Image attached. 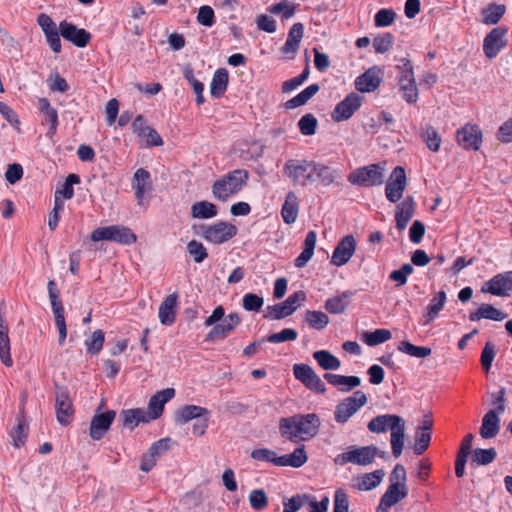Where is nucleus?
<instances>
[{
    "instance_id": "f257e3e1",
    "label": "nucleus",
    "mask_w": 512,
    "mask_h": 512,
    "mask_svg": "<svg viewBox=\"0 0 512 512\" xmlns=\"http://www.w3.org/2000/svg\"><path fill=\"white\" fill-rule=\"evenodd\" d=\"M283 173L292 185L303 188L315 182L329 186L338 177L333 168L307 159H288L283 166Z\"/></svg>"
},
{
    "instance_id": "f03ea898",
    "label": "nucleus",
    "mask_w": 512,
    "mask_h": 512,
    "mask_svg": "<svg viewBox=\"0 0 512 512\" xmlns=\"http://www.w3.org/2000/svg\"><path fill=\"white\" fill-rule=\"evenodd\" d=\"M321 425L320 418L315 413L294 414L279 420V433L282 438L298 443L314 438Z\"/></svg>"
},
{
    "instance_id": "7ed1b4c3",
    "label": "nucleus",
    "mask_w": 512,
    "mask_h": 512,
    "mask_svg": "<svg viewBox=\"0 0 512 512\" xmlns=\"http://www.w3.org/2000/svg\"><path fill=\"white\" fill-rule=\"evenodd\" d=\"M368 430L372 433H385L390 430V444L395 458L401 456L405 440V420L395 414L378 415L368 423Z\"/></svg>"
},
{
    "instance_id": "20e7f679",
    "label": "nucleus",
    "mask_w": 512,
    "mask_h": 512,
    "mask_svg": "<svg viewBox=\"0 0 512 512\" xmlns=\"http://www.w3.org/2000/svg\"><path fill=\"white\" fill-rule=\"evenodd\" d=\"M248 177L249 173L245 169H235L229 172L213 183V196L219 201H227L231 196L242 190Z\"/></svg>"
},
{
    "instance_id": "39448f33",
    "label": "nucleus",
    "mask_w": 512,
    "mask_h": 512,
    "mask_svg": "<svg viewBox=\"0 0 512 512\" xmlns=\"http://www.w3.org/2000/svg\"><path fill=\"white\" fill-rule=\"evenodd\" d=\"M378 449L373 445L369 446H350L346 451L338 454L334 458V463L339 466L346 464H354L359 466H367L373 463L377 456Z\"/></svg>"
},
{
    "instance_id": "423d86ee",
    "label": "nucleus",
    "mask_w": 512,
    "mask_h": 512,
    "mask_svg": "<svg viewBox=\"0 0 512 512\" xmlns=\"http://www.w3.org/2000/svg\"><path fill=\"white\" fill-rule=\"evenodd\" d=\"M91 240L94 242L106 240L131 245L137 241V236L126 226L110 225L95 229L91 233Z\"/></svg>"
},
{
    "instance_id": "0eeeda50",
    "label": "nucleus",
    "mask_w": 512,
    "mask_h": 512,
    "mask_svg": "<svg viewBox=\"0 0 512 512\" xmlns=\"http://www.w3.org/2000/svg\"><path fill=\"white\" fill-rule=\"evenodd\" d=\"M402 65L397 66L400 71L398 76L399 90L402 98L409 104L416 103L419 98V92L415 81L414 70L410 60L403 58Z\"/></svg>"
},
{
    "instance_id": "6e6552de",
    "label": "nucleus",
    "mask_w": 512,
    "mask_h": 512,
    "mask_svg": "<svg viewBox=\"0 0 512 512\" xmlns=\"http://www.w3.org/2000/svg\"><path fill=\"white\" fill-rule=\"evenodd\" d=\"M348 181L364 187L381 185L384 182V168L379 164L357 168L349 174Z\"/></svg>"
},
{
    "instance_id": "1a4fd4ad",
    "label": "nucleus",
    "mask_w": 512,
    "mask_h": 512,
    "mask_svg": "<svg viewBox=\"0 0 512 512\" xmlns=\"http://www.w3.org/2000/svg\"><path fill=\"white\" fill-rule=\"evenodd\" d=\"M49 299L54 314L55 325L59 332L58 342L63 345L67 337V326L64 316V307L60 300V292L54 280H49L47 284Z\"/></svg>"
},
{
    "instance_id": "9d476101",
    "label": "nucleus",
    "mask_w": 512,
    "mask_h": 512,
    "mask_svg": "<svg viewBox=\"0 0 512 512\" xmlns=\"http://www.w3.org/2000/svg\"><path fill=\"white\" fill-rule=\"evenodd\" d=\"M237 234V227L229 222L217 221L201 226V236L213 244H222Z\"/></svg>"
},
{
    "instance_id": "9b49d317",
    "label": "nucleus",
    "mask_w": 512,
    "mask_h": 512,
    "mask_svg": "<svg viewBox=\"0 0 512 512\" xmlns=\"http://www.w3.org/2000/svg\"><path fill=\"white\" fill-rule=\"evenodd\" d=\"M366 403L367 396L363 391L354 392L352 396L345 398L336 406L335 421L339 424H345Z\"/></svg>"
},
{
    "instance_id": "f8f14e48",
    "label": "nucleus",
    "mask_w": 512,
    "mask_h": 512,
    "mask_svg": "<svg viewBox=\"0 0 512 512\" xmlns=\"http://www.w3.org/2000/svg\"><path fill=\"white\" fill-rule=\"evenodd\" d=\"M306 300L304 291H297L288 296V298L278 304L268 306L265 317L279 320L293 314L298 307Z\"/></svg>"
},
{
    "instance_id": "ddd939ff",
    "label": "nucleus",
    "mask_w": 512,
    "mask_h": 512,
    "mask_svg": "<svg viewBox=\"0 0 512 512\" xmlns=\"http://www.w3.org/2000/svg\"><path fill=\"white\" fill-rule=\"evenodd\" d=\"M407 185L406 173L403 167L397 166L392 171L385 187L386 198L395 203L403 196Z\"/></svg>"
},
{
    "instance_id": "4468645a",
    "label": "nucleus",
    "mask_w": 512,
    "mask_h": 512,
    "mask_svg": "<svg viewBox=\"0 0 512 512\" xmlns=\"http://www.w3.org/2000/svg\"><path fill=\"white\" fill-rule=\"evenodd\" d=\"M508 28L498 26L493 28L484 38L483 52L489 59L495 58L499 52L506 46L505 36Z\"/></svg>"
},
{
    "instance_id": "2eb2a0df",
    "label": "nucleus",
    "mask_w": 512,
    "mask_h": 512,
    "mask_svg": "<svg viewBox=\"0 0 512 512\" xmlns=\"http://www.w3.org/2000/svg\"><path fill=\"white\" fill-rule=\"evenodd\" d=\"M171 447V439L169 437L161 438L154 442L149 450L143 454L141 458L140 470L150 472L156 465L157 460L166 453Z\"/></svg>"
},
{
    "instance_id": "dca6fc26",
    "label": "nucleus",
    "mask_w": 512,
    "mask_h": 512,
    "mask_svg": "<svg viewBox=\"0 0 512 512\" xmlns=\"http://www.w3.org/2000/svg\"><path fill=\"white\" fill-rule=\"evenodd\" d=\"M362 104V97L356 93H350L339 102L332 112V119L336 122L348 120Z\"/></svg>"
},
{
    "instance_id": "f3484780",
    "label": "nucleus",
    "mask_w": 512,
    "mask_h": 512,
    "mask_svg": "<svg viewBox=\"0 0 512 512\" xmlns=\"http://www.w3.org/2000/svg\"><path fill=\"white\" fill-rule=\"evenodd\" d=\"M116 417L114 410H108L106 412H96L91 419L89 434L93 440H100L110 429Z\"/></svg>"
},
{
    "instance_id": "a211bd4d",
    "label": "nucleus",
    "mask_w": 512,
    "mask_h": 512,
    "mask_svg": "<svg viewBox=\"0 0 512 512\" xmlns=\"http://www.w3.org/2000/svg\"><path fill=\"white\" fill-rule=\"evenodd\" d=\"M356 250V240L352 235L344 236L335 247L331 264L340 267L345 265L354 255Z\"/></svg>"
},
{
    "instance_id": "6ab92c4d",
    "label": "nucleus",
    "mask_w": 512,
    "mask_h": 512,
    "mask_svg": "<svg viewBox=\"0 0 512 512\" xmlns=\"http://www.w3.org/2000/svg\"><path fill=\"white\" fill-rule=\"evenodd\" d=\"M482 292L503 296L512 290V271L500 273L488 280L482 287Z\"/></svg>"
},
{
    "instance_id": "aec40b11",
    "label": "nucleus",
    "mask_w": 512,
    "mask_h": 512,
    "mask_svg": "<svg viewBox=\"0 0 512 512\" xmlns=\"http://www.w3.org/2000/svg\"><path fill=\"white\" fill-rule=\"evenodd\" d=\"M59 29L62 37L77 47H85L91 39L90 33L85 29L78 28L74 24L66 21L60 23Z\"/></svg>"
},
{
    "instance_id": "412c9836",
    "label": "nucleus",
    "mask_w": 512,
    "mask_h": 512,
    "mask_svg": "<svg viewBox=\"0 0 512 512\" xmlns=\"http://www.w3.org/2000/svg\"><path fill=\"white\" fill-rule=\"evenodd\" d=\"M132 188L139 205H143L145 195L152 191L151 174L144 168L135 171L132 178Z\"/></svg>"
},
{
    "instance_id": "4be33fe9",
    "label": "nucleus",
    "mask_w": 512,
    "mask_h": 512,
    "mask_svg": "<svg viewBox=\"0 0 512 512\" xmlns=\"http://www.w3.org/2000/svg\"><path fill=\"white\" fill-rule=\"evenodd\" d=\"M457 142L465 149L477 150L482 142V133L476 125H466L457 131Z\"/></svg>"
},
{
    "instance_id": "5701e85b",
    "label": "nucleus",
    "mask_w": 512,
    "mask_h": 512,
    "mask_svg": "<svg viewBox=\"0 0 512 512\" xmlns=\"http://www.w3.org/2000/svg\"><path fill=\"white\" fill-rule=\"evenodd\" d=\"M175 396V390L173 388H166L155 395H153L148 403V412L147 415L150 420H155L159 418L162 413L165 404L170 401Z\"/></svg>"
},
{
    "instance_id": "b1692460",
    "label": "nucleus",
    "mask_w": 512,
    "mask_h": 512,
    "mask_svg": "<svg viewBox=\"0 0 512 512\" xmlns=\"http://www.w3.org/2000/svg\"><path fill=\"white\" fill-rule=\"evenodd\" d=\"M56 416L61 425L69 424L73 416L72 402L64 389L56 392Z\"/></svg>"
},
{
    "instance_id": "393cba45",
    "label": "nucleus",
    "mask_w": 512,
    "mask_h": 512,
    "mask_svg": "<svg viewBox=\"0 0 512 512\" xmlns=\"http://www.w3.org/2000/svg\"><path fill=\"white\" fill-rule=\"evenodd\" d=\"M408 490L396 485H389L385 493L380 499V503L376 508V512H388L389 509L406 498Z\"/></svg>"
},
{
    "instance_id": "a878e982",
    "label": "nucleus",
    "mask_w": 512,
    "mask_h": 512,
    "mask_svg": "<svg viewBox=\"0 0 512 512\" xmlns=\"http://www.w3.org/2000/svg\"><path fill=\"white\" fill-rule=\"evenodd\" d=\"M381 83L380 69L373 67L358 76L355 80V87L360 92H373Z\"/></svg>"
},
{
    "instance_id": "bb28decb",
    "label": "nucleus",
    "mask_w": 512,
    "mask_h": 512,
    "mask_svg": "<svg viewBox=\"0 0 512 512\" xmlns=\"http://www.w3.org/2000/svg\"><path fill=\"white\" fill-rule=\"evenodd\" d=\"M178 306V294L168 295L160 304L158 317L161 324L170 326L176 320V308Z\"/></svg>"
},
{
    "instance_id": "cd10ccee",
    "label": "nucleus",
    "mask_w": 512,
    "mask_h": 512,
    "mask_svg": "<svg viewBox=\"0 0 512 512\" xmlns=\"http://www.w3.org/2000/svg\"><path fill=\"white\" fill-rule=\"evenodd\" d=\"M415 202L413 197H406L396 208L395 219L396 227L399 230H404L407 224L412 219L415 212Z\"/></svg>"
},
{
    "instance_id": "c85d7f7f",
    "label": "nucleus",
    "mask_w": 512,
    "mask_h": 512,
    "mask_svg": "<svg viewBox=\"0 0 512 512\" xmlns=\"http://www.w3.org/2000/svg\"><path fill=\"white\" fill-rule=\"evenodd\" d=\"M240 323V317L237 313H230L223 321L213 326L207 337L209 339L225 338Z\"/></svg>"
},
{
    "instance_id": "c756f323",
    "label": "nucleus",
    "mask_w": 512,
    "mask_h": 512,
    "mask_svg": "<svg viewBox=\"0 0 512 512\" xmlns=\"http://www.w3.org/2000/svg\"><path fill=\"white\" fill-rule=\"evenodd\" d=\"M210 416V412L205 407L197 405H185L177 410L175 414V421L177 424L183 425L193 419H199Z\"/></svg>"
},
{
    "instance_id": "7c9ffc66",
    "label": "nucleus",
    "mask_w": 512,
    "mask_h": 512,
    "mask_svg": "<svg viewBox=\"0 0 512 512\" xmlns=\"http://www.w3.org/2000/svg\"><path fill=\"white\" fill-rule=\"evenodd\" d=\"M325 380L337 387L342 392H349L361 384V379L358 376H344L340 374L326 373Z\"/></svg>"
},
{
    "instance_id": "2f4dec72",
    "label": "nucleus",
    "mask_w": 512,
    "mask_h": 512,
    "mask_svg": "<svg viewBox=\"0 0 512 512\" xmlns=\"http://www.w3.org/2000/svg\"><path fill=\"white\" fill-rule=\"evenodd\" d=\"M299 213V199L293 191H289L282 205L281 216L286 224H293Z\"/></svg>"
},
{
    "instance_id": "473e14b6",
    "label": "nucleus",
    "mask_w": 512,
    "mask_h": 512,
    "mask_svg": "<svg viewBox=\"0 0 512 512\" xmlns=\"http://www.w3.org/2000/svg\"><path fill=\"white\" fill-rule=\"evenodd\" d=\"M495 410L487 412L483 419L480 428V435L484 439L494 438L500 430V418Z\"/></svg>"
},
{
    "instance_id": "72a5a7b5",
    "label": "nucleus",
    "mask_w": 512,
    "mask_h": 512,
    "mask_svg": "<svg viewBox=\"0 0 512 512\" xmlns=\"http://www.w3.org/2000/svg\"><path fill=\"white\" fill-rule=\"evenodd\" d=\"M317 234L315 231H309L306 234L303 250L300 255L295 259V266L297 268H303L307 265V263L311 260L315 246H316Z\"/></svg>"
},
{
    "instance_id": "f704fd0d",
    "label": "nucleus",
    "mask_w": 512,
    "mask_h": 512,
    "mask_svg": "<svg viewBox=\"0 0 512 512\" xmlns=\"http://www.w3.org/2000/svg\"><path fill=\"white\" fill-rule=\"evenodd\" d=\"M304 34V26L302 23H295L289 30L286 42L282 47L284 54H294L299 49V44Z\"/></svg>"
},
{
    "instance_id": "c9c22d12",
    "label": "nucleus",
    "mask_w": 512,
    "mask_h": 512,
    "mask_svg": "<svg viewBox=\"0 0 512 512\" xmlns=\"http://www.w3.org/2000/svg\"><path fill=\"white\" fill-rule=\"evenodd\" d=\"M278 460L279 467L289 466L293 468H299L307 462L308 456L304 445H301L297 447L292 453L279 456Z\"/></svg>"
},
{
    "instance_id": "e433bc0d",
    "label": "nucleus",
    "mask_w": 512,
    "mask_h": 512,
    "mask_svg": "<svg viewBox=\"0 0 512 512\" xmlns=\"http://www.w3.org/2000/svg\"><path fill=\"white\" fill-rule=\"evenodd\" d=\"M506 318V314L495 308L491 304H481L479 308L470 313L469 319L471 321H479L481 319H489L493 321H502Z\"/></svg>"
},
{
    "instance_id": "4c0bfd02",
    "label": "nucleus",
    "mask_w": 512,
    "mask_h": 512,
    "mask_svg": "<svg viewBox=\"0 0 512 512\" xmlns=\"http://www.w3.org/2000/svg\"><path fill=\"white\" fill-rule=\"evenodd\" d=\"M352 296V291H344L337 296L328 298L325 302V309L331 314H341L348 307L349 299Z\"/></svg>"
},
{
    "instance_id": "58836bf2",
    "label": "nucleus",
    "mask_w": 512,
    "mask_h": 512,
    "mask_svg": "<svg viewBox=\"0 0 512 512\" xmlns=\"http://www.w3.org/2000/svg\"><path fill=\"white\" fill-rule=\"evenodd\" d=\"M8 330V325L0 318V360L5 366L11 367L13 360L10 355Z\"/></svg>"
},
{
    "instance_id": "ea45409f",
    "label": "nucleus",
    "mask_w": 512,
    "mask_h": 512,
    "mask_svg": "<svg viewBox=\"0 0 512 512\" xmlns=\"http://www.w3.org/2000/svg\"><path fill=\"white\" fill-rule=\"evenodd\" d=\"M228 71L224 68H219L215 71L210 83V94L214 98L221 97L228 85Z\"/></svg>"
},
{
    "instance_id": "a19ab883",
    "label": "nucleus",
    "mask_w": 512,
    "mask_h": 512,
    "mask_svg": "<svg viewBox=\"0 0 512 512\" xmlns=\"http://www.w3.org/2000/svg\"><path fill=\"white\" fill-rule=\"evenodd\" d=\"M506 12V6L504 4H489L481 11L482 23L486 25L497 24Z\"/></svg>"
},
{
    "instance_id": "79ce46f5",
    "label": "nucleus",
    "mask_w": 512,
    "mask_h": 512,
    "mask_svg": "<svg viewBox=\"0 0 512 512\" xmlns=\"http://www.w3.org/2000/svg\"><path fill=\"white\" fill-rule=\"evenodd\" d=\"M38 109L45 116L46 121L50 124L49 135H54L58 126L57 110L50 105L49 100L46 98H40L38 100Z\"/></svg>"
},
{
    "instance_id": "37998d69",
    "label": "nucleus",
    "mask_w": 512,
    "mask_h": 512,
    "mask_svg": "<svg viewBox=\"0 0 512 512\" xmlns=\"http://www.w3.org/2000/svg\"><path fill=\"white\" fill-rule=\"evenodd\" d=\"M121 417L123 425L130 426L131 428L137 426L140 423H148L150 421L147 412L139 408L123 410Z\"/></svg>"
},
{
    "instance_id": "c03bdc74",
    "label": "nucleus",
    "mask_w": 512,
    "mask_h": 512,
    "mask_svg": "<svg viewBox=\"0 0 512 512\" xmlns=\"http://www.w3.org/2000/svg\"><path fill=\"white\" fill-rule=\"evenodd\" d=\"M217 207L208 201H199L192 205L191 215L193 218L210 219L217 215Z\"/></svg>"
},
{
    "instance_id": "a18cd8bd",
    "label": "nucleus",
    "mask_w": 512,
    "mask_h": 512,
    "mask_svg": "<svg viewBox=\"0 0 512 512\" xmlns=\"http://www.w3.org/2000/svg\"><path fill=\"white\" fill-rule=\"evenodd\" d=\"M319 91L318 84H311L285 103L286 108L294 109L306 104Z\"/></svg>"
},
{
    "instance_id": "49530a36",
    "label": "nucleus",
    "mask_w": 512,
    "mask_h": 512,
    "mask_svg": "<svg viewBox=\"0 0 512 512\" xmlns=\"http://www.w3.org/2000/svg\"><path fill=\"white\" fill-rule=\"evenodd\" d=\"M384 477L383 470H376L371 473H367L358 479L356 488L360 491H369L376 488Z\"/></svg>"
},
{
    "instance_id": "de8ad7c7",
    "label": "nucleus",
    "mask_w": 512,
    "mask_h": 512,
    "mask_svg": "<svg viewBox=\"0 0 512 512\" xmlns=\"http://www.w3.org/2000/svg\"><path fill=\"white\" fill-rule=\"evenodd\" d=\"M447 297L444 291L437 292L430 301L427 307L426 321L424 324H429L433 321L443 309L446 303Z\"/></svg>"
},
{
    "instance_id": "09e8293b",
    "label": "nucleus",
    "mask_w": 512,
    "mask_h": 512,
    "mask_svg": "<svg viewBox=\"0 0 512 512\" xmlns=\"http://www.w3.org/2000/svg\"><path fill=\"white\" fill-rule=\"evenodd\" d=\"M313 357L324 370H337L341 365L340 360L327 350L316 351Z\"/></svg>"
},
{
    "instance_id": "8fccbe9b",
    "label": "nucleus",
    "mask_w": 512,
    "mask_h": 512,
    "mask_svg": "<svg viewBox=\"0 0 512 512\" xmlns=\"http://www.w3.org/2000/svg\"><path fill=\"white\" fill-rule=\"evenodd\" d=\"M398 351L415 358H425L431 355L432 350L425 346H416L409 341H402L398 345Z\"/></svg>"
},
{
    "instance_id": "3c124183",
    "label": "nucleus",
    "mask_w": 512,
    "mask_h": 512,
    "mask_svg": "<svg viewBox=\"0 0 512 512\" xmlns=\"http://www.w3.org/2000/svg\"><path fill=\"white\" fill-rule=\"evenodd\" d=\"M392 334L388 329H376L372 332L366 331L362 335V340L368 346H376L390 340Z\"/></svg>"
},
{
    "instance_id": "603ef678",
    "label": "nucleus",
    "mask_w": 512,
    "mask_h": 512,
    "mask_svg": "<svg viewBox=\"0 0 512 512\" xmlns=\"http://www.w3.org/2000/svg\"><path fill=\"white\" fill-rule=\"evenodd\" d=\"M104 341V332L100 329L94 331L91 336L85 340L87 353L90 355H97L102 350Z\"/></svg>"
},
{
    "instance_id": "864d4df0",
    "label": "nucleus",
    "mask_w": 512,
    "mask_h": 512,
    "mask_svg": "<svg viewBox=\"0 0 512 512\" xmlns=\"http://www.w3.org/2000/svg\"><path fill=\"white\" fill-rule=\"evenodd\" d=\"M305 321L313 329L322 330L329 323V317L322 311H310L305 314Z\"/></svg>"
},
{
    "instance_id": "5fc2aeb1",
    "label": "nucleus",
    "mask_w": 512,
    "mask_h": 512,
    "mask_svg": "<svg viewBox=\"0 0 512 512\" xmlns=\"http://www.w3.org/2000/svg\"><path fill=\"white\" fill-rule=\"evenodd\" d=\"M250 456L255 461L268 462V463L274 464L275 466H279V463H278L279 456H277L276 452L271 449H268V448L254 449L251 452Z\"/></svg>"
},
{
    "instance_id": "6e6d98bb",
    "label": "nucleus",
    "mask_w": 512,
    "mask_h": 512,
    "mask_svg": "<svg viewBox=\"0 0 512 512\" xmlns=\"http://www.w3.org/2000/svg\"><path fill=\"white\" fill-rule=\"evenodd\" d=\"M496 450L494 448L481 449L477 448L472 453V462L477 465H488L496 458Z\"/></svg>"
},
{
    "instance_id": "4d7b16f0",
    "label": "nucleus",
    "mask_w": 512,
    "mask_h": 512,
    "mask_svg": "<svg viewBox=\"0 0 512 512\" xmlns=\"http://www.w3.org/2000/svg\"><path fill=\"white\" fill-rule=\"evenodd\" d=\"M414 271V268L409 263H404L400 269L393 270L390 275L389 279L394 281L396 283L397 287L403 286L407 283V278L409 275H411Z\"/></svg>"
},
{
    "instance_id": "13d9d810",
    "label": "nucleus",
    "mask_w": 512,
    "mask_h": 512,
    "mask_svg": "<svg viewBox=\"0 0 512 512\" xmlns=\"http://www.w3.org/2000/svg\"><path fill=\"white\" fill-rule=\"evenodd\" d=\"M296 7L288 0H283L277 4H274L268 8L271 14H282L283 19H289L294 16Z\"/></svg>"
},
{
    "instance_id": "bf43d9fd",
    "label": "nucleus",
    "mask_w": 512,
    "mask_h": 512,
    "mask_svg": "<svg viewBox=\"0 0 512 512\" xmlns=\"http://www.w3.org/2000/svg\"><path fill=\"white\" fill-rule=\"evenodd\" d=\"M394 43V36L391 33L377 35L373 39V47L376 53H386Z\"/></svg>"
},
{
    "instance_id": "052dcab7",
    "label": "nucleus",
    "mask_w": 512,
    "mask_h": 512,
    "mask_svg": "<svg viewBox=\"0 0 512 512\" xmlns=\"http://www.w3.org/2000/svg\"><path fill=\"white\" fill-rule=\"evenodd\" d=\"M79 182L80 178L77 174L68 175L61 188L56 190L55 196L62 195L64 199H71L74 196L73 185Z\"/></svg>"
},
{
    "instance_id": "680f3d73",
    "label": "nucleus",
    "mask_w": 512,
    "mask_h": 512,
    "mask_svg": "<svg viewBox=\"0 0 512 512\" xmlns=\"http://www.w3.org/2000/svg\"><path fill=\"white\" fill-rule=\"evenodd\" d=\"M249 503L254 510H263L268 505V497L263 489H254L249 494Z\"/></svg>"
},
{
    "instance_id": "e2e57ef3",
    "label": "nucleus",
    "mask_w": 512,
    "mask_h": 512,
    "mask_svg": "<svg viewBox=\"0 0 512 512\" xmlns=\"http://www.w3.org/2000/svg\"><path fill=\"white\" fill-rule=\"evenodd\" d=\"M333 512H349V496L343 488L336 489L334 493Z\"/></svg>"
},
{
    "instance_id": "0e129e2a",
    "label": "nucleus",
    "mask_w": 512,
    "mask_h": 512,
    "mask_svg": "<svg viewBox=\"0 0 512 512\" xmlns=\"http://www.w3.org/2000/svg\"><path fill=\"white\" fill-rule=\"evenodd\" d=\"M496 356L495 346L491 342H486L480 357L481 365L486 373L490 371L492 362Z\"/></svg>"
},
{
    "instance_id": "69168bd1",
    "label": "nucleus",
    "mask_w": 512,
    "mask_h": 512,
    "mask_svg": "<svg viewBox=\"0 0 512 512\" xmlns=\"http://www.w3.org/2000/svg\"><path fill=\"white\" fill-rule=\"evenodd\" d=\"M187 250L196 263H201L208 256L204 245L196 240H191L187 244Z\"/></svg>"
},
{
    "instance_id": "338daca9",
    "label": "nucleus",
    "mask_w": 512,
    "mask_h": 512,
    "mask_svg": "<svg viewBox=\"0 0 512 512\" xmlns=\"http://www.w3.org/2000/svg\"><path fill=\"white\" fill-rule=\"evenodd\" d=\"M300 132L303 135H314L317 128V119L312 114L302 116L298 122Z\"/></svg>"
},
{
    "instance_id": "774afa93",
    "label": "nucleus",
    "mask_w": 512,
    "mask_h": 512,
    "mask_svg": "<svg viewBox=\"0 0 512 512\" xmlns=\"http://www.w3.org/2000/svg\"><path fill=\"white\" fill-rule=\"evenodd\" d=\"M298 337V333L293 328H285L280 332L273 333L267 337V341L270 343H282L287 341H294Z\"/></svg>"
}]
</instances>
